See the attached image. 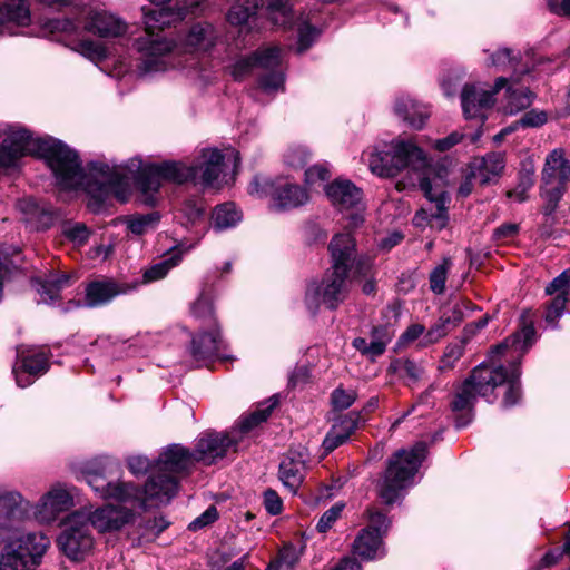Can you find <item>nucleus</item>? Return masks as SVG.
<instances>
[{
    "label": "nucleus",
    "mask_w": 570,
    "mask_h": 570,
    "mask_svg": "<svg viewBox=\"0 0 570 570\" xmlns=\"http://www.w3.org/2000/svg\"><path fill=\"white\" fill-rule=\"evenodd\" d=\"M535 328L532 323L523 325L519 333L508 337L501 344L492 348L489 362L476 366L471 375L463 382L452 402L454 411H462L473 406L478 396L487 399L488 402L495 400L494 391L500 385H507L503 397V406L510 407L518 403L520 391L519 362H512L507 370L502 365H495L500 355H505L509 350L525 352L533 343Z\"/></svg>",
    "instance_id": "nucleus-1"
},
{
    "label": "nucleus",
    "mask_w": 570,
    "mask_h": 570,
    "mask_svg": "<svg viewBox=\"0 0 570 570\" xmlns=\"http://www.w3.org/2000/svg\"><path fill=\"white\" fill-rule=\"evenodd\" d=\"M90 176L104 195L112 194L120 203L128 200L131 183H135L145 196L144 203L154 205L153 195L159 190L161 180L184 184L196 178L197 168L180 161L145 164L140 158H131L125 164L112 166L94 163Z\"/></svg>",
    "instance_id": "nucleus-2"
},
{
    "label": "nucleus",
    "mask_w": 570,
    "mask_h": 570,
    "mask_svg": "<svg viewBox=\"0 0 570 570\" xmlns=\"http://www.w3.org/2000/svg\"><path fill=\"white\" fill-rule=\"evenodd\" d=\"M0 137H3L0 168L16 167L20 158L31 155L46 160L62 188H76L85 184L77 153L62 141L52 137H35L18 124L1 125Z\"/></svg>",
    "instance_id": "nucleus-3"
},
{
    "label": "nucleus",
    "mask_w": 570,
    "mask_h": 570,
    "mask_svg": "<svg viewBox=\"0 0 570 570\" xmlns=\"http://www.w3.org/2000/svg\"><path fill=\"white\" fill-rule=\"evenodd\" d=\"M155 9L144 11L146 36L137 40V50L140 53L139 70L142 75L165 71L170 65V55L178 49L171 40L154 35L157 29L169 27L183 20L188 9L185 7L166 8L171 0H149Z\"/></svg>",
    "instance_id": "nucleus-4"
},
{
    "label": "nucleus",
    "mask_w": 570,
    "mask_h": 570,
    "mask_svg": "<svg viewBox=\"0 0 570 570\" xmlns=\"http://www.w3.org/2000/svg\"><path fill=\"white\" fill-rule=\"evenodd\" d=\"M194 463L191 452L179 444L164 450L155 462L156 471L145 484L141 508L169 503L178 492L177 474L188 471Z\"/></svg>",
    "instance_id": "nucleus-5"
},
{
    "label": "nucleus",
    "mask_w": 570,
    "mask_h": 570,
    "mask_svg": "<svg viewBox=\"0 0 570 570\" xmlns=\"http://www.w3.org/2000/svg\"><path fill=\"white\" fill-rule=\"evenodd\" d=\"M425 455V444L417 442L410 450L401 449L390 458L380 484V497L386 504L394 503L401 492L414 483V476Z\"/></svg>",
    "instance_id": "nucleus-6"
},
{
    "label": "nucleus",
    "mask_w": 570,
    "mask_h": 570,
    "mask_svg": "<svg viewBox=\"0 0 570 570\" xmlns=\"http://www.w3.org/2000/svg\"><path fill=\"white\" fill-rule=\"evenodd\" d=\"M370 170L380 177H393L405 168L422 170L429 165L424 151L412 140H393L384 151L364 154Z\"/></svg>",
    "instance_id": "nucleus-7"
},
{
    "label": "nucleus",
    "mask_w": 570,
    "mask_h": 570,
    "mask_svg": "<svg viewBox=\"0 0 570 570\" xmlns=\"http://www.w3.org/2000/svg\"><path fill=\"white\" fill-rule=\"evenodd\" d=\"M49 544V538L40 532L17 538L0 556V570H35Z\"/></svg>",
    "instance_id": "nucleus-8"
},
{
    "label": "nucleus",
    "mask_w": 570,
    "mask_h": 570,
    "mask_svg": "<svg viewBox=\"0 0 570 570\" xmlns=\"http://www.w3.org/2000/svg\"><path fill=\"white\" fill-rule=\"evenodd\" d=\"M541 181V196L547 202L543 210L546 215H550L570 181V161L562 149H553L547 155Z\"/></svg>",
    "instance_id": "nucleus-9"
},
{
    "label": "nucleus",
    "mask_w": 570,
    "mask_h": 570,
    "mask_svg": "<svg viewBox=\"0 0 570 570\" xmlns=\"http://www.w3.org/2000/svg\"><path fill=\"white\" fill-rule=\"evenodd\" d=\"M347 273L332 266L323 279L308 285L305 294L306 307L315 314L323 304L327 308H336L346 297Z\"/></svg>",
    "instance_id": "nucleus-10"
},
{
    "label": "nucleus",
    "mask_w": 570,
    "mask_h": 570,
    "mask_svg": "<svg viewBox=\"0 0 570 570\" xmlns=\"http://www.w3.org/2000/svg\"><path fill=\"white\" fill-rule=\"evenodd\" d=\"M73 488L66 483L52 484L36 503L29 505L32 518L40 524H51L75 505Z\"/></svg>",
    "instance_id": "nucleus-11"
},
{
    "label": "nucleus",
    "mask_w": 570,
    "mask_h": 570,
    "mask_svg": "<svg viewBox=\"0 0 570 570\" xmlns=\"http://www.w3.org/2000/svg\"><path fill=\"white\" fill-rule=\"evenodd\" d=\"M65 529L57 539L60 550L71 560H81L94 547V538L86 514L73 512L65 520Z\"/></svg>",
    "instance_id": "nucleus-12"
},
{
    "label": "nucleus",
    "mask_w": 570,
    "mask_h": 570,
    "mask_svg": "<svg viewBox=\"0 0 570 570\" xmlns=\"http://www.w3.org/2000/svg\"><path fill=\"white\" fill-rule=\"evenodd\" d=\"M249 193L258 197L271 196L273 205L278 209L296 208L309 199L304 188L283 180L275 183L267 179H255L249 186Z\"/></svg>",
    "instance_id": "nucleus-13"
},
{
    "label": "nucleus",
    "mask_w": 570,
    "mask_h": 570,
    "mask_svg": "<svg viewBox=\"0 0 570 570\" xmlns=\"http://www.w3.org/2000/svg\"><path fill=\"white\" fill-rule=\"evenodd\" d=\"M507 85V79L500 77L491 90H487L480 85H465L461 94V105L463 114L469 119L485 118V111L494 105L495 94Z\"/></svg>",
    "instance_id": "nucleus-14"
},
{
    "label": "nucleus",
    "mask_w": 570,
    "mask_h": 570,
    "mask_svg": "<svg viewBox=\"0 0 570 570\" xmlns=\"http://www.w3.org/2000/svg\"><path fill=\"white\" fill-rule=\"evenodd\" d=\"M86 482L102 499H114L119 502H138L141 508L144 493L131 483L110 482L102 473L96 471L86 472Z\"/></svg>",
    "instance_id": "nucleus-15"
},
{
    "label": "nucleus",
    "mask_w": 570,
    "mask_h": 570,
    "mask_svg": "<svg viewBox=\"0 0 570 570\" xmlns=\"http://www.w3.org/2000/svg\"><path fill=\"white\" fill-rule=\"evenodd\" d=\"M570 293V268L564 269L554 277L544 288L549 299L543 303L546 323L552 327L557 326L558 320L563 315L569 303Z\"/></svg>",
    "instance_id": "nucleus-16"
},
{
    "label": "nucleus",
    "mask_w": 570,
    "mask_h": 570,
    "mask_svg": "<svg viewBox=\"0 0 570 570\" xmlns=\"http://www.w3.org/2000/svg\"><path fill=\"white\" fill-rule=\"evenodd\" d=\"M76 512L86 514V523L99 532L117 531L134 518L130 510L111 504H106L94 511L89 508H82Z\"/></svg>",
    "instance_id": "nucleus-17"
},
{
    "label": "nucleus",
    "mask_w": 570,
    "mask_h": 570,
    "mask_svg": "<svg viewBox=\"0 0 570 570\" xmlns=\"http://www.w3.org/2000/svg\"><path fill=\"white\" fill-rule=\"evenodd\" d=\"M85 31L100 38H116L126 33L127 24L115 14L98 8L86 9L81 17Z\"/></svg>",
    "instance_id": "nucleus-18"
},
{
    "label": "nucleus",
    "mask_w": 570,
    "mask_h": 570,
    "mask_svg": "<svg viewBox=\"0 0 570 570\" xmlns=\"http://www.w3.org/2000/svg\"><path fill=\"white\" fill-rule=\"evenodd\" d=\"M236 443L237 440L229 435L207 433L198 439L191 455L195 462L210 465L216 463L218 459H223L228 449Z\"/></svg>",
    "instance_id": "nucleus-19"
},
{
    "label": "nucleus",
    "mask_w": 570,
    "mask_h": 570,
    "mask_svg": "<svg viewBox=\"0 0 570 570\" xmlns=\"http://www.w3.org/2000/svg\"><path fill=\"white\" fill-rule=\"evenodd\" d=\"M226 156L233 157L235 165L239 161L238 153L233 149L228 150V155H224L216 148L202 150L198 163L193 166L197 168V173L200 171V181L205 187H218V178Z\"/></svg>",
    "instance_id": "nucleus-20"
},
{
    "label": "nucleus",
    "mask_w": 570,
    "mask_h": 570,
    "mask_svg": "<svg viewBox=\"0 0 570 570\" xmlns=\"http://www.w3.org/2000/svg\"><path fill=\"white\" fill-rule=\"evenodd\" d=\"M306 474V454L288 451L279 464V480L292 493H296Z\"/></svg>",
    "instance_id": "nucleus-21"
},
{
    "label": "nucleus",
    "mask_w": 570,
    "mask_h": 570,
    "mask_svg": "<svg viewBox=\"0 0 570 570\" xmlns=\"http://www.w3.org/2000/svg\"><path fill=\"white\" fill-rule=\"evenodd\" d=\"M30 23V10L26 0H6L0 3V35H13V27Z\"/></svg>",
    "instance_id": "nucleus-22"
},
{
    "label": "nucleus",
    "mask_w": 570,
    "mask_h": 570,
    "mask_svg": "<svg viewBox=\"0 0 570 570\" xmlns=\"http://www.w3.org/2000/svg\"><path fill=\"white\" fill-rule=\"evenodd\" d=\"M325 193L340 210L357 207L362 202V190L345 179H336L326 185Z\"/></svg>",
    "instance_id": "nucleus-23"
},
{
    "label": "nucleus",
    "mask_w": 570,
    "mask_h": 570,
    "mask_svg": "<svg viewBox=\"0 0 570 570\" xmlns=\"http://www.w3.org/2000/svg\"><path fill=\"white\" fill-rule=\"evenodd\" d=\"M394 111L399 118L414 129H422L431 115L428 106L407 95L396 98Z\"/></svg>",
    "instance_id": "nucleus-24"
},
{
    "label": "nucleus",
    "mask_w": 570,
    "mask_h": 570,
    "mask_svg": "<svg viewBox=\"0 0 570 570\" xmlns=\"http://www.w3.org/2000/svg\"><path fill=\"white\" fill-rule=\"evenodd\" d=\"M328 250L331 253L333 267L348 272L355 261V239L350 233L336 234L332 238Z\"/></svg>",
    "instance_id": "nucleus-25"
},
{
    "label": "nucleus",
    "mask_w": 570,
    "mask_h": 570,
    "mask_svg": "<svg viewBox=\"0 0 570 570\" xmlns=\"http://www.w3.org/2000/svg\"><path fill=\"white\" fill-rule=\"evenodd\" d=\"M504 156L502 153H490L482 158L474 159L471 165V176L480 185L494 181L503 171Z\"/></svg>",
    "instance_id": "nucleus-26"
},
{
    "label": "nucleus",
    "mask_w": 570,
    "mask_h": 570,
    "mask_svg": "<svg viewBox=\"0 0 570 570\" xmlns=\"http://www.w3.org/2000/svg\"><path fill=\"white\" fill-rule=\"evenodd\" d=\"M124 292V288L114 281H94L86 286L83 304L89 308L100 307Z\"/></svg>",
    "instance_id": "nucleus-27"
},
{
    "label": "nucleus",
    "mask_w": 570,
    "mask_h": 570,
    "mask_svg": "<svg viewBox=\"0 0 570 570\" xmlns=\"http://www.w3.org/2000/svg\"><path fill=\"white\" fill-rule=\"evenodd\" d=\"M209 331L200 333L193 338V355L196 358H206L218 353L220 346V332L216 322L208 324Z\"/></svg>",
    "instance_id": "nucleus-28"
},
{
    "label": "nucleus",
    "mask_w": 570,
    "mask_h": 570,
    "mask_svg": "<svg viewBox=\"0 0 570 570\" xmlns=\"http://www.w3.org/2000/svg\"><path fill=\"white\" fill-rule=\"evenodd\" d=\"M216 40V32L212 24L198 23L194 26L185 41L181 43L184 51L208 50Z\"/></svg>",
    "instance_id": "nucleus-29"
},
{
    "label": "nucleus",
    "mask_w": 570,
    "mask_h": 570,
    "mask_svg": "<svg viewBox=\"0 0 570 570\" xmlns=\"http://www.w3.org/2000/svg\"><path fill=\"white\" fill-rule=\"evenodd\" d=\"M354 552L363 559L372 560L382 553V539L379 532L363 529L353 543Z\"/></svg>",
    "instance_id": "nucleus-30"
},
{
    "label": "nucleus",
    "mask_w": 570,
    "mask_h": 570,
    "mask_svg": "<svg viewBox=\"0 0 570 570\" xmlns=\"http://www.w3.org/2000/svg\"><path fill=\"white\" fill-rule=\"evenodd\" d=\"M387 373L403 380L407 385H412L422 379L424 368L410 358H394L389 364Z\"/></svg>",
    "instance_id": "nucleus-31"
},
{
    "label": "nucleus",
    "mask_w": 570,
    "mask_h": 570,
    "mask_svg": "<svg viewBox=\"0 0 570 570\" xmlns=\"http://www.w3.org/2000/svg\"><path fill=\"white\" fill-rule=\"evenodd\" d=\"M30 501L16 490L0 488V520H12L20 510H29Z\"/></svg>",
    "instance_id": "nucleus-32"
},
{
    "label": "nucleus",
    "mask_w": 570,
    "mask_h": 570,
    "mask_svg": "<svg viewBox=\"0 0 570 570\" xmlns=\"http://www.w3.org/2000/svg\"><path fill=\"white\" fill-rule=\"evenodd\" d=\"M69 283V276L66 274H51L45 279L38 282V293L43 303H52L59 298L60 291Z\"/></svg>",
    "instance_id": "nucleus-33"
},
{
    "label": "nucleus",
    "mask_w": 570,
    "mask_h": 570,
    "mask_svg": "<svg viewBox=\"0 0 570 570\" xmlns=\"http://www.w3.org/2000/svg\"><path fill=\"white\" fill-rule=\"evenodd\" d=\"M262 0H236L227 13V20L235 26H245L256 14Z\"/></svg>",
    "instance_id": "nucleus-34"
},
{
    "label": "nucleus",
    "mask_w": 570,
    "mask_h": 570,
    "mask_svg": "<svg viewBox=\"0 0 570 570\" xmlns=\"http://www.w3.org/2000/svg\"><path fill=\"white\" fill-rule=\"evenodd\" d=\"M242 219L240 212L232 203L216 206L213 213V227L216 230H224L236 226Z\"/></svg>",
    "instance_id": "nucleus-35"
},
{
    "label": "nucleus",
    "mask_w": 570,
    "mask_h": 570,
    "mask_svg": "<svg viewBox=\"0 0 570 570\" xmlns=\"http://www.w3.org/2000/svg\"><path fill=\"white\" fill-rule=\"evenodd\" d=\"M278 400L276 396L268 399L266 402L259 404V406L252 412L249 415L243 417L239 421V430L243 433L249 432L252 429L257 426L259 423L267 420L274 407L277 405Z\"/></svg>",
    "instance_id": "nucleus-36"
},
{
    "label": "nucleus",
    "mask_w": 570,
    "mask_h": 570,
    "mask_svg": "<svg viewBox=\"0 0 570 570\" xmlns=\"http://www.w3.org/2000/svg\"><path fill=\"white\" fill-rule=\"evenodd\" d=\"M507 105L504 107L505 112L514 115L525 108H528L533 101V94L524 87L507 89Z\"/></svg>",
    "instance_id": "nucleus-37"
},
{
    "label": "nucleus",
    "mask_w": 570,
    "mask_h": 570,
    "mask_svg": "<svg viewBox=\"0 0 570 570\" xmlns=\"http://www.w3.org/2000/svg\"><path fill=\"white\" fill-rule=\"evenodd\" d=\"M160 216L158 213L138 214L125 219L127 229L134 235H144L156 228Z\"/></svg>",
    "instance_id": "nucleus-38"
},
{
    "label": "nucleus",
    "mask_w": 570,
    "mask_h": 570,
    "mask_svg": "<svg viewBox=\"0 0 570 570\" xmlns=\"http://www.w3.org/2000/svg\"><path fill=\"white\" fill-rule=\"evenodd\" d=\"M179 262H180V256L173 255L161 262H158V263L151 265L149 268H147L144 272L145 283H151V282L163 279L173 267L178 265Z\"/></svg>",
    "instance_id": "nucleus-39"
},
{
    "label": "nucleus",
    "mask_w": 570,
    "mask_h": 570,
    "mask_svg": "<svg viewBox=\"0 0 570 570\" xmlns=\"http://www.w3.org/2000/svg\"><path fill=\"white\" fill-rule=\"evenodd\" d=\"M256 67L269 70L281 63V49L278 47H266L253 53Z\"/></svg>",
    "instance_id": "nucleus-40"
},
{
    "label": "nucleus",
    "mask_w": 570,
    "mask_h": 570,
    "mask_svg": "<svg viewBox=\"0 0 570 570\" xmlns=\"http://www.w3.org/2000/svg\"><path fill=\"white\" fill-rule=\"evenodd\" d=\"M22 367L30 375H41L49 368L48 357L43 352H36L22 358Z\"/></svg>",
    "instance_id": "nucleus-41"
},
{
    "label": "nucleus",
    "mask_w": 570,
    "mask_h": 570,
    "mask_svg": "<svg viewBox=\"0 0 570 570\" xmlns=\"http://www.w3.org/2000/svg\"><path fill=\"white\" fill-rule=\"evenodd\" d=\"M520 55L509 48H501L495 53L490 56L489 66L500 69L515 68L519 62Z\"/></svg>",
    "instance_id": "nucleus-42"
},
{
    "label": "nucleus",
    "mask_w": 570,
    "mask_h": 570,
    "mask_svg": "<svg viewBox=\"0 0 570 570\" xmlns=\"http://www.w3.org/2000/svg\"><path fill=\"white\" fill-rule=\"evenodd\" d=\"M76 51L91 61H100L107 57L106 47L94 40H83L77 45Z\"/></svg>",
    "instance_id": "nucleus-43"
},
{
    "label": "nucleus",
    "mask_w": 570,
    "mask_h": 570,
    "mask_svg": "<svg viewBox=\"0 0 570 570\" xmlns=\"http://www.w3.org/2000/svg\"><path fill=\"white\" fill-rule=\"evenodd\" d=\"M191 313L196 318L205 320L206 324H213L216 320L213 316L212 297L209 294L202 293L191 306Z\"/></svg>",
    "instance_id": "nucleus-44"
},
{
    "label": "nucleus",
    "mask_w": 570,
    "mask_h": 570,
    "mask_svg": "<svg viewBox=\"0 0 570 570\" xmlns=\"http://www.w3.org/2000/svg\"><path fill=\"white\" fill-rule=\"evenodd\" d=\"M451 266L450 258H443V262L435 266L430 274V287L435 294H442L445 288L448 271Z\"/></svg>",
    "instance_id": "nucleus-45"
},
{
    "label": "nucleus",
    "mask_w": 570,
    "mask_h": 570,
    "mask_svg": "<svg viewBox=\"0 0 570 570\" xmlns=\"http://www.w3.org/2000/svg\"><path fill=\"white\" fill-rule=\"evenodd\" d=\"M268 11L275 23L286 26L289 23L291 4L289 0H269Z\"/></svg>",
    "instance_id": "nucleus-46"
},
{
    "label": "nucleus",
    "mask_w": 570,
    "mask_h": 570,
    "mask_svg": "<svg viewBox=\"0 0 570 570\" xmlns=\"http://www.w3.org/2000/svg\"><path fill=\"white\" fill-rule=\"evenodd\" d=\"M62 234L75 245H83L87 243L90 232L87 228L85 224L81 223H75V224H67L63 229Z\"/></svg>",
    "instance_id": "nucleus-47"
},
{
    "label": "nucleus",
    "mask_w": 570,
    "mask_h": 570,
    "mask_svg": "<svg viewBox=\"0 0 570 570\" xmlns=\"http://www.w3.org/2000/svg\"><path fill=\"white\" fill-rule=\"evenodd\" d=\"M357 394L354 390H344L337 387L332 393V404L334 410L343 411L348 409L356 400Z\"/></svg>",
    "instance_id": "nucleus-48"
},
{
    "label": "nucleus",
    "mask_w": 570,
    "mask_h": 570,
    "mask_svg": "<svg viewBox=\"0 0 570 570\" xmlns=\"http://www.w3.org/2000/svg\"><path fill=\"white\" fill-rule=\"evenodd\" d=\"M360 415L357 413H348L341 416L331 428L337 434H344L345 439L348 440L351 434L356 430Z\"/></svg>",
    "instance_id": "nucleus-49"
},
{
    "label": "nucleus",
    "mask_w": 570,
    "mask_h": 570,
    "mask_svg": "<svg viewBox=\"0 0 570 570\" xmlns=\"http://www.w3.org/2000/svg\"><path fill=\"white\" fill-rule=\"evenodd\" d=\"M256 67L253 55L237 59L230 67V75L235 80H242Z\"/></svg>",
    "instance_id": "nucleus-50"
},
{
    "label": "nucleus",
    "mask_w": 570,
    "mask_h": 570,
    "mask_svg": "<svg viewBox=\"0 0 570 570\" xmlns=\"http://www.w3.org/2000/svg\"><path fill=\"white\" fill-rule=\"evenodd\" d=\"M331 176L330 168L327 164H317L305 171V184L308 186H314L317 183H324Z\"/></svg>",
    "instance_id": "nucleus-51"
},
{
    "label": "nucleus",
    "mask_w": 570,
    "mask_h": 570,
    "mask_svg": "<svg viewBox=\"0 0 570 570\" xmlns=\"http://www.w3.org/2000/svg\"><path fill=\"white\" fill-rule=\"evenodd\" d=\"M343 509L344 504L338 502L326 510L317 522V530L320 532H326L328 529H331L335 521L340 518Z\"/></svg>",
    "instance_id": "nucleus-52"
},
{
    "label": "nucleus",
    "mask_w": 570,
    "mask_h": 570,
    "mask_svg": "<svg viewBox=\"0 0 570 570\" xmlns=\"http://www.w3.org/2000/svg\"><path fill=\"white\" fill-rule=\"evenodd\" d=\"M548 121L547 112L542 110L531 109L525 112L515 125L521 127L537 128L543 126Z\"/></svg>",
    "instance_id": "nucleus-53"
},
{
    "label": "nucleus",
    "mask_w": 570,
    "mask_h": 570,
    "mask_svg": "<svg viewBox=\"0 0 570 570\" xmlns=\"http://www.w3.org/2000/svg\"><path fill=\"white\" fill-rule=\"evenodd\" d=\"M128 469L132 474H144L149 470L153 473L156 471L155 464L153 465L150 460L144 455H131L127 459Z\"/></svg>",
    "instance_id": "nucleus-54"
},
{
    "label": "nucleus",
    "mask_w": 570,
    "mask_h": 570,
    "mask_svg": "<svg viewBox=\"0 0 570 570\" xmlns=\"http://www.w3.org/2000/svg\"><path fill=\"white\" fill-rule=\"evenodd\" d=\"M317 36L318 31L314 27L309 24L302 26L298 30L297 51L302 53L307 50L316 40Z\"/></svg>",
    "instance_id": "nucleus-55"
},
{
    "label": "nucleus",
    "mask_w": 570,
    "mask_h": 570,
    "mask_svg": "<svg viewBox=\"0 0 570 570\" xmlns=\"http://www.w3.org/2000/svg\"><path fill=\"white\" fill-rule=\"evenodd\" d=\"M218 518V511L214 505H210L207 508L199 517H197L195 520H193L188 528L189 530L197 531L199 529H203L213 522H215Z\"/></svg>",
    "instance_id": "nucleus-56"
},
{
    "label": "nucleus",
    "mask_w": 570,
    "mask_h": 570,
    "mask_svg": "<svg viewBox=\"0 0 570 570\" xmlns=\"http://www.w3.org/2000/svg\"><path fill=\"white\" fill-rule=\"evenodd\" d=\"M449 318H440L423 336V345L432 344L438 342L446 334V326Z\"/></svg>",
    "instance_id": "nucleus-57"
},
{
    "label": "nucleus",
    "mask_w": 570,
    "mask_h": 570,
    "mask_svg": "<svg viewBox=\"0 0 570 570\" xmlns=\"http://www.w3.org/2000/svg\"><path fill=\"white\" fill-rule=\"evenodd\" d=\"M264 507L272 515H277L283 510V502L277 492L273 489H267L263 493Z\"/></svg>",
    "instance_id": "nucleus-58"
},
{
    "label": "nucleus",
    "mask_w": 570,
    "mask_h": 570,
    "mask_svg": "<svg viewBox=\"0 0 570 570\" xmlns=\"http://www.w3.org/2000/svg\"><path fill=\"white\" fill-rule=\"evenodd\" d=\"M261 88L268 92H276L284 88V75L282 72H272L263 77L259 81Z\"/></svg>",
    "instance_id": "nucleus-59"
},
{
    "label": "nucleus",
    "mask_w": 570,
    "mask_h": 570,
    "mask_svg": "<svg viewBox=\"0 0 570 570\" xmlns=\"http://www.w3.org/2000/svg\"><path fill=\"white\" fill-rule=\"evenodd\" d=\"M424 333L425 327L422 324H412L400 336L397 346L405 347L422 336Z\"/></svg>",
    "instance_id": "nucleus-60"
},
{
    "label": "nucleus",
    "mask_w": 570,
    "mask_h": 570,
    "mask_svg": "<svg viewBox=\"0 0 570 570\" xmlns=\"http://www.w3.org/2000/svg\"><path fill=\"white\" fill-rule=\"evenodd\" d=\"M370 527L367 529L372 530V532H379L382 537V533L385 532L390 525L389 520L384 514L377 511L370 512L368 515Z\"/></svg>",
    "instance_id": "nucleus-61"
},
{
    "label": "nucleus",
    "mask_w": 570,
    "mask_h": 570,
    "mask_svg": "<svg viewBox=\"0 0 570 570\" xmlns=\"http://www.w3.org/2000/svg\"><path fill=\"white\" fill-rule=\"evenodd\" d=\"M461 351L456 346L448 347L443 357L441 358L439 368L441 371L450 370L454 366V363L460 358Z\"/></svg>",
    "instance_id": "nucleus-62"
},
{
    "label": "nucleus",
    "mask_w": 570,
    "mask_h": 570,
    "mask_svg": "<svg viewBox=\"0 0 570 570\" xmlns=\"http://www.w3.org/2000/svg\"><path fill=\"white\" fill-rule=\"evenodd\" d=\"M533 181L531 178L523 179L520 185L508 193V197L514 199L518 203H522L528 198V191L531 188Z\"/></svg>",
    "instance_id": "nucleus-63"
},
{
    "label": "nucleus",
    "mask_w": 570,
    "mask_h": 570,
    "mask_svg": "<svg viewBox=\"0 0 570 570\" xmlns=\"http://www.w3.org/2000/svg\"><path fill=\"white\" fill-rule=\"evenodd\" d=\"M549 10L561 17H570V0H548Z\"/></svg>",
    "instance_id": "nucleus-64"
}]
</instances>
